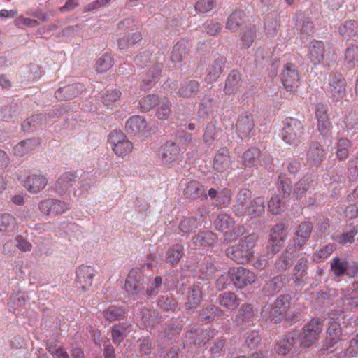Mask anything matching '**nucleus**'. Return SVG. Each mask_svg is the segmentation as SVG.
<instances>
[{"label": "nucleus", "instance_id": "obj_51", "mask_svg": "<svg viewBox=\"0 0 358 358\" xmlns=\"http://www.w3.org/2000/svg\"><path fill=\"white\" fill-rule=\"evenodd\" d=\"M234 224V219L227 213L219 214L214 222L215 229L220 231H224L232 227Z\"/></svg>", "mask_w": 358, "mask_h": 358}, {"label": "nucleus", "instance_id": "obj_58", "mask_svg": "<svg viewBox=\"0 0 358 358\" xmlns=\"http://www.w3.org/2000/svg\"><path fill=\"white\" fill-rule=\"evenodd\" d=\"M17 225L15 218L9 213L0 215V231H13Z\"/></svg>", "mask_w": 358, "mask_h": 358}, {"label": "nucleus", "instance_id": "obj_33", "mask_svg": "<svg viewBox=\"0 0 358 358\" xmlns=\"http://www.w3.org/2000/svg\"><path fill=\"white\" fill-rule=\"evenodd\" d=\"M246 18L247 16L243 10H234L227 18L226 29L233 31H237L245 22Z\"/></svg>", "mask_w": 358, "mask_h": 358}, {"label": "nucleus", "instance_id": "obj_15", "mask_svg": "<svg viewBox=\"0 0 358 358\" xmlns=\"http://www.w3.org/2000/svg\"><path fill=\"white\" fill-rule=\"evenodd\" d=\"M48 185V179L41 173H33L27 176L23 181L24 188L31 194H37Z\"/></svg>", "mask_w": 358, "mask_h": 358}, {"label": "nucleus", "instance_id": "obj_28", "mask_svg": "<svg viewBox=\"0 0 358 358\" xmlns=\"http://www.w3.org/2000/svg\"><path fill=\"white\" fill-rule=\"evenodd\" d=\"M286 276L279 275L266 281L263 287L264 293L267 295H275L285 286Z\"/></svg>", "mask_w": 358, "mask_h": 358}, {"label": "nucleus", "instance_id": "obj_23", "mask_svg": "<svg viewBox=\"0 0 358 358\" xmlns=\"http://www.w3.org/2000/svg\"><path fill=\"white\" fill-rule=\"evenodd\" d=\"M335 314L329 317L326 341L330 346H333L341 339V328L340 322L334 319Z\"/></svg>", "mask_w": 358, "mask_h": 358}, {"label": "nucleus", "instance_id": "obj_3", "mask_svg": "<svg viewBox=\"0 0 358 358\" xmlns=\"http://www.w3.org/2000/svg\"><path fill=\"white\" fill-rule=\"evenodd\" d=\"M108 142L114 153L120 158L125 157L134 149L133 143L120 130H114L108 136Z\"/></svg>", "mask_w": 358, "mask_h": 358}, {"label": "nucleus", "instance_id": "obj_64", "mask_svg": "<svg viewBox=\"0 0 358 358\" xmlns=\"http://www.w3.org/2000/svg\"><path fill=\"white\" fill-rule=\"evenodd\" d=\"M141 33L136 31L132 34H128L127 36H124L119 41L118 44L121 48H125L136 44V43L141 41Z\"/></svg>", "mask_w": 358, "mask_h": 358}, {"label": "nucleus", "instance_id": "obj_24", "mask_svg": "<svg viewBox=\"0 0 358 358\" xmlns=\"http://www.w3.org/2000/svg\"><path fill=\"white\" fill-rule=\"evenodd\" d=\"M325 47L322 41H313L309 45L308 57L314 65L319 64L324 61Z\"/></svg>", "mask_w": 358, "mask_h": 358}, {"label": "nucleus", "instance_id": "obj_13", "mask_svg": "<svg viewBox=\"0 0 358 358\" xmlns=\"http://www.w3.org/2000/svg\"><path fill=\"white\" fill-rule=\"evenodd\" d=\"M329 92L331 98L338 101L346 95V81L341 74H331L329 80Z\"/></svg>", "mask_w": 358, "mask_h": 358}, {"label": "nucleus", "instance_id": "obj_36", "mask_svg": "<svg viewBox=\"0 0 358 358\" xmlns=\"http://www.w3.org/2000/svg\"><path fill=\"white\" fill-rule=\"evenodd\" d=\"M217 302L229 310H235L239 305L237 296L231 292H225L219 294Z\"/></svg>", "mask_w": 358, "mask_h": 358}, {"label": "nucleus", "instance_id": "obj_27", "mask_svg": "<svg viewBox=\"0 0 358 358\" xmlns=\"http://www.w3.org/2000/svg\"><path fill=\"white\" fill-rule=\"evenodd\" d=\"M312 230L313 224L310 222H303L301 223L296 229L294 239V247L299 249L302 248L310 236Z\"/></svg>", "mask_w": 358, "mask_h": 358}, {"label": "nucleus", "instance_id": "obj_18", "mask_svg": "<svg viewBox=\"0 0 358 358\" xmlns=\"http://www.w3.org/2000/svg\"><path fill=\"white\" fill-rule=\"evenodd\" d=\"M85 90L82 83H73L60 87L55 92V97L59 101L73 99Z\"/></svg>", "mask_w": 358, "mask_h": 358}, {"label": "nucleus", "instance_id": "obj_20", "mask_svg": "<svg viewBox=\"0 0 358 358\" xmlns=\"http://www.w3.org/2000/svg\"><path fill=\"white\" fill-rule=\"evenodd\" d=\"M147 122L143 116L134 115L125 122V130L130 136H138L146 131Z\"/></svg>", "mask_w": 358, "mask_h": 358}, {"label": "nucleus", "instance_id": "obj_17", "mask_svg": "<svg viewBox=\"0 0 358 358\" xmlns=\"http://www.w3.org/2000/svg\"><path fill=\"white\" fill-rule=\"evenodd\" d=\"M203 300V294L199 286L192 285L187 287L186 292L185 308L190 313L199 306Z\"/></svg>", "mask_w": 358, "mask_h": 358}, {"label": "nucleus", "instance_id": "obj_53", "mask_svg": "<svg viewBox=\"0 0 358 358\" xmlns=\"http://www.w3.org/2000/svg\"><path fill=\"white\" fill-rule=\"evenodd\" d=\"M336 249V246L334 243L325 245L315 250L313 254V260L317 263L320 262L328 258Z\"/></svg>", "mask_w": 358, "mask_h": 358}, {"label": "nucleus", "instance_id": "obj_16", "mask_svg": "<svg viewBox=\"0 0 358 358\" xmlns=\"http://www.w3.org/2000/svg\"><path fill=\"white\" fill-rule=\"evenodd\" d=\"M235 127L241 138L249 137L255 127L252 115L248 113H241L238 117Z\"/></svg>", "mask_w": 358, "mask_h": 358}, {"label": "nucleus", "instance_id": "obj_26", "mask_svg": "<svg viewBox=\"0 0 358 358\" xmlns=\"http://www.w3.org/2000/svg\"><path fill=\"white\" fill-rule=\"evenodd\" d=\"M162 69V64H154L143 76L141 87L145 90L152 88L159 81Z\"/></svg>", "mask_w": 358, "mask_h": 358}, {"label": "nucleus", "instance_id": "obj_7", "mask_svg": "<svg viewBox=\"0 0 358 358\" xmlns=\"http://www.w3.org/2000/svg\"><path fill=\"white\" fill-rule=\"evenodd\" d=\"M95 268L91 266L80 265L76 271V287L82 291H88L95 277Z\"/></svg>", "mask_w": 358, "mask_h": 358}, {"label": "nucleus", "instance_id": "obj_63", "mask_svg": "<svg viewBox=\"0 0 358 358\" xmlns=\"http://www.w3.org/2000/svg\"><path fill=\"white\" fill-rule=\"evenodd\" d=\"M308 267V262L306 258L302 257L299 259L294 267V276L295 282L302 280L303 278L306 274Z\"/></svg>", "mask_w": 358, "mask_h": 358}, {"label": "nucleus", "instance_id": "obj_11", "mask_svg": "<svg viewBox=\"0 0 358 358\" xmlns=\"http://www.w3.org/2000/svg\"><path fill=\"white\" fill-rule=\"evenodd\" d=\"M78 174L76 171H66L61 174L55 183V191L60 195L70 192L75 186Z\"/></svg>", "mask_w": 358, "mask_h": 358}, {"label": "nucleus", "instance_id": "obj_44", "mask_svg": "<svg viewBox=\"0 0 358 358\" xmlns=\"http://www.w3.org/2000/svg\"><path fill=\"white\" fill-rule=\"evenodd\" d=\"M156 115L159 120H167L172 115V104L169 99L166 96L160 98V101L157 105Z\"/></svg>", "mask_w": 358, "mask_h": 358}, {"label": "nucleus", "instance_id": "obj_12", "mask_svg": "<svg viewBox=\"0 0 358 358\" xmlns=\"http://www.w3.org/2000/svg\"><path fill=\"white\" fill-rule=\"evenodd\" d=\"M299 75L296 66L290 63L284 66L282 83L287 92H295L299 86Z\"/></svg>", "mask_w": 358, "mask_h": 358}, {"label": "nucleus", "instance_id": "obj_61", "mask_svg": "<svg viewBox=\"0 0 358 358\" xmlns=\"http://www.w3.org/2000/svg\"><path fill=\"white\" fill-rule=\"evenodd\" d=\"M351 142L346 138H341L337 143L336 157L340 160H345L349 155Z\"/></svg>", "mask_w": 358, "mask_h": 358}, {"label": "nucleus", "instance_id": "obj_14", "mask_svg": "<svg viewBox=\"0 0 358 358\" xmlns=\"http://www.w3.org/2000/svg\"><path fill=\"white\" fill-rule=\"evenodd\" d=\"M252 200L251 192L249 189H241L234 199L232 206L233 212L237 216L244 217Z\"/></svg>", "mask_w": 358, "mask_h": 358}, {"label": "nucleus", "instance_id": "obj_52", "mask_svg": "<svg viewBox=\"0 0 358 358\" xmlns=\"http://www.w3.org/2000/svg\"><path fill=\"white\" fill-rule=\"evenodd\" d=\"M141 315V321L145 327H153L159 322L158 313L155 310L143 308Z\"/></svg>", "mask_w": 358, "mask_h": 358}, {"label": "nucleus", "instance_id": "obj_41", "mask_svg": "<svg viewBox=\"0 0 358 358\" xmlns=\"http://www.w3.org/2000/svg\"><path fill=\"white\" fill-rule=\"evenodd\" d=\"M47 122V114H36L34 115L29 118L27 119L22 124V127L24 131H34L33 129H36L37 127L45 124Z\"/></svg>", "mask_w": 358, "mask_h": 358}, {"label": "nucleus", "instance_id": "obj_34", "mask_svg": "<svg viewBox=\"0 0 358 358\" xmlns=\"http://www.w3.org/2000/svg\"><path fill=\"white\" fill-rule=\"evenodd\" d=\"M264 199L262 196L255 197L250 202L248 211L246 210L245 216L250 218H255L262 215L264 213L265 205Z\"/></svg>", "mask_w": 358, "mask_h": 358}, {"label": "nucleus", "instance_id": "obj_49", "mask_svg": "<svg viewBox=\"0 0 358 358\" xmlns=\"http://www.w3.org/2000/svg\"><path fill=\"white\" fill-rule=\"evenodd\" d=\"M157 306L163 311L174 313L178 308V303L171 295H163L158 299Z\"/></svg>", "mask_w": 358, "mask_h": 358}, {"label": "nucleus", "instance_id": "obj_21", "mask_svg": "<svg viewBox=\"0 0 358 358\" xmlns=\"http://www.w3.org/2000/svg\"><path fill=\"white\" fill-rule=\"evenodd\" d=\"M226 255L232 260L238 264H247L252 257V252H248L245 247H241L238 242L236 245L228 248Z\"/></svg>", "mask_w": 358, "mask_h": 358}, {"label": "nucleus", "instance_id": "obj_30", "mask_svg": "<svg viewBox=\"0 0 358 358\" xmlns=\"http://www.w3.org/2000/svg\"><path fill=\"white\" fill-rule=\"evenodd\" d=\"M39 145V141L36 138L23 140L17 143L14 148L15 155L24 156L31 153Z\"/></svg>", "mask_w": 358, "mask_h": 358}, {"label": "nucleus", "instance_id": "obj_6", "mask_svg": "<svg viewBox=\"0 0 358 358\" xmlns=\"http://www.w3.org/2000/svg\"><path fill=\"white\" fill-rule=\"evenodd\" d=\"M234 285L238 289L252 285L256 281L255 273L244 267H235L229 272Z\"/></svg>", "mask_w": 358, "mask_h": 358}, {"label": "nucleus", "instance_id": "obj_39", "mask_svg": "<svg viewBox=\"0 0 358 358\" xmlns=\"http://www.w3.org/2000/svg\"><path fill=\"white\" fill-rule=\"evenodd\" d=\"M225 59L223 57H220L215 60L208 67L207 78L210 81L217 80L220 77L225 68Z\"/></svg>", "mask_w": 358, "mask_h": 358}, {"label": "nucleus", "instance_id": "obj_9", "mask_svg": "<svg viewBox=\"0 0 358 358\" xmlns=\"http://www.w3.org/2000/svg\"><path fill=\"white\" fill-rule=\"evenodd\" d=\"M230 152L226 147L220 148L214 156L213 169L216 173H229L232 169Z\"/></svg>", "mask_w": 358, "mask_h": 358}, {"label": "nucleus", "instance_id": "obj_25", "mask_svg": "<svg viewBox=\"0 0 358 358\" xmlns=\"http://www.w3.org/2000/svg\"><path fill=\"white\" fill-rule=\"evenodd\" d=\"M326 150L317 142H312L307 151V162L311 166L321 164L326 156Z\"/></svg>", "mask_w": 358, "mask_h": 358}, {"label": "nucleus", "instance_id": "obj_57", "mask_svg": "<svg viewBox=\"0 0 358 358\" xmlns=\"http://www.w3.org/2000/svg\"><path fill=\"white\" fill-rule=\"evenodd\" d=\"M357 22L355 20H347L338 27V31L343 38L355 36Z\"/></svg>", "mask_w": 358, "mask_h": 358}, {"label": "nucleus", "instance_id": "obj_35", "mask_svg": "<svg viewBox=\"0 0 358 358\" xmlns=\"http://www.w3.org/2000/svg\"><path fill=\"white\" fill-rule=\"evenodd\" d=\"M241 84L240 73L238 71L233 70L227 76L224 90L225 93L229 94H235L241 87Z\"/></svg>", "mask_w": 358, "mask_h": 358}, {"label": "nucleus", "instance_id": "obj_48", "mask_svg": "<svg viewBox=\"0 0 358 358\" xmlns=\"http://www.w3.org/2000/svg\"><path fill=\"white\" fill-rule=\"evenodd\" d=\"M193 241L200 246H211L216 243L217 236L211 231L200 232L193 237Z\"/></svg>", "mask_w": 358, "mask_h": 358}, {"label": "nucleus", "instance_id": "obj_32", "mask_svg": "<svg viewBox=\"0 0 358 358\" xmlns=\"http://www.w3.org/2000/svg\"><path fill=\"white\" fill-rule=\"evenodd\" d=\"M131 324L129 322H120L115 324L111 331L112 340L115 344L120 345L121 341L130 331Z\"/></svg>", "mask_w": 358, "mask_h": 358}, {"label": "nucleus", "instance_id": "obj_1", "mask_svg": "<svg viewBox=\"0 0 358 358\" xmlns=\"http://www.w3.org/2000/svg\"><path fill=\"white\" fill-rule=\"evenodd\" d=\"M304 134L305 129L300 120L291 117L284 120L280 135L286 143L298 145L303 141Z\"/></svg>", "mask_w": 358, "mask_h": 358}, {"label": "nucleus", "instance_id": "obj_50", "mask_svg": "<svg viewBox=\"0 0 358 358\" xmlns=\"http://www.w3.org/2000/svg\"><path fill=\"white\" fill-rule=\"evenodd\" d=\"M295 343L296 340L294 336L288 334L278 341L275 350L279 355H285L292 351Z\"/></svg>", "mask_w": 358, "mask_h": 358}, {"label": "nucleus", "instance_id": "obj_5", "mask_svg": "<svg viewBox=\"0 0 358 358\" xmlns=\"http://www.w3.org/2000/svg\"><path fill=\"white\" fill-rule=\"evenodd\" d=\"M38 208L45 215L57 216L69 210L71 206L64 201L47 199L38 203Z\"/></svg>", "mask_w": 358, "mask_h": 358}, {"label": "nucleus", "instance_id": "obj_47", "mask_svg": "<svg viewBox=\"0 0 358 358\" xmlns=\"http://www.w3.org/2000/svg\"><path fill=\"white\" fill-rule=\"evenodd\" d=\"M358 63V46L351 45L344 53V65L349 69L354 68Z\"/></svg>", "mask_w": 358, "mask_h": 358}, {"label": "nucleus", "instance_id": "obj_54", "mask_svg": "<svg viewBox=\"0 0 358 358\" xmlns=\"http://www.w3.org/2000/svg\"><path fill=\"white\" fill-rule=\"evenodd\" d=\"M183 255V246L181 244L176 243L171 247L166 253V258L168 262L171 264L178 263L181 257Z\"/></svg>", "mask_w": 358, "mask_h": 358}, {"label": "nucleus", "instance_id": "obj_4", "mask_svg": "<svg viewBox=\"0 0 358 358\" xmlns=\"http://www.w3.org/2000/svg\"><path fill=\"white\" fill-rule=\"evenodd\" d=\"M323 327L322 320L319 318H312L302 328L301 345L304 348L312 346L319 340Z\"/></svg>", "mask_w": 358, "mask_h": 358}, {"label": "nucleus", "instance_id": "obj_2", "mask_svg": "<svg viewBox=\"0 0 358 358\" xmlns=\"http://www.w3.org/2000/svg\"><path fill=\"white\" fill-rule=\"evenodd\" d=\"M147 282L142 271L138 268H132L128 273L124 283V289L128 296L136 301L145 294Z\"/></svg>", "mask_w": 358, "mask_h": 358}, {"label": "nucleus", "instance_id": "obj_60", "mask_svg": "<svg viewBox=\"0 0 358 358\" xmlns=\"http://www.w3.org/2000/svg\"><path fill=\"white\" fill-rule=\"evenodd\" d=\"M259 240V236L256 233H251L239 240L240 246L245 247L248 252H252V257L255 255V247Z\"/></svg>", "mask_w": 358, "mask_h": 358}, {"label": "nucleus", "instance_id": "obj_42", "mask_svg": "<svg viewBox=\"0 0 358 358\" xmlns=\"http://www.w3.org/2000/svg\"><path fill=\"white\" fill-rule=\"evenodd\" d=\"M343 303L349 308L358 306V280L355 282L352 287L348 289L343 297Z\"/></svg>", "mask_w": 358, "mask_h": 358}, {"label": "nucleus", "instance_id": "obj_22", "mask_svg": "<svg viewBox=\"0 0 358 358\" xmlns=\"http://www.w3.org/2000/svg\"><path fill=\"white\" fill-rule=\"evenodd\" d=\"M330 271L336 278L343 277L344 275H351V266L349 265L345 258L334 257L329 262Z\"/></svg>", "mask_w": 358, "mask_h": 358}, {"label": "nucleus", "instance_id": "obj_43", "mask_svg": "<svg viewBox=\"0 0 358 358\" xmlns=\"http://www.w3.org/2000/svg\"><path fill=\"white\" fill-rule=\"evenodd\" d=\"M314 180L310 175H305L295 185L294 189V194L296 197L301 198L303 194L313 185Z\"/></svg>", "mask_w": 358, "mask_h": 358}, {"label": "nucleus", "instance_id": "obj_31", "mask_svg": "<svg viewBox=\"0 0 358 358\" xmlns=\"http://www.w3.org/2000/svg\"><path fill=\"white\" fill-rule=\"evenodd\" d=\"M185 195L192 199H198L200 197L207 198L206 194H205V187L204 186L195 180L189 181L184 189Z\"/></svg>", "mask_w": 358, "mask_h": 358}, {"label": "nucleus", "instance_id": "obj_19", "mask_svg": "<svg viewBox=\"0 0 358 358\" xmlns=\"http://www.w3.org/2000/svg\"><path fill=\"white\" fill-rule=\"evenodd\" d=\"M180 148L176 143L167 141L162 148L159 155L162 162L170 165L178 159Z\"/></svg>", "mask_w": 358, "mask_h": 358}, {"label": "nucleus", "instance_id": "obj_8", "mask_svg": "<svg viewBox=\"0 0 358 358\" xmlns=\"http://www.w3.org/2000/svg\"><path fill=\"white\" fill-rule=\"evenodd\" d=\"M287 238V230L285 224H275L270 232L268 246L273 254L278 253Z\"/></svg>", "mask_w": 358, "mask_h": 358}, {"label": "nucleus", "instance_id": "obj_40", "mask_svg": "<svg viewBox=\"0 0 358 358\" xmlns=\"http://www.w3.org/2000/svg\"><path fill=\"white\" fill-rule=\"evenodd\" d=\"M261 317L265 320H274L277 323L285 316L280 313L274 303H270L262 307Z\"/></svg>", "mask_w": 358, "mask_h": 358}, {"label": "nucleus", "instance_id": "obj_45", "mask_svg": "<svg viewBox=\"0 0 358 358\" xmlns=\"http://www.w3.org/2000/svg\"><path fill=\"white\" fill-rule=\"evenodd\" d=\"M121 92L117 89L108 90L101 96L103 104L108 108H113L120 100Z\"/></svg>", "mask_w": 358, "mask_h": 358}, {"label": "nucleus", "instance_id": "obj_29", "mask_svg": "<svg viewBox=\"0 0 358 358\" xmlns=\"http://www.w3.org/2000/svg\"><path fill=\"white\" fill-rule=\"evenodd\" d=\"M189 43L185 38L178 41L173 46L171 53V60L175 62H180L185 59L189 54Z\"/></svg>", "mask_w": 358, "mask_h": 358}, {"label": "nucleus", "instance_id": "obj_62", "mask_svg": "<svg viewBox=\"0 0 358 358\" xmlns=\"http://www.w3.org/2000/svg\"><path fill=\"white\" fill-rule=\"evenodd\" d=\"M232 193L228 188L222 189L215 199V205L218 208L228 207L231 203Z\"/></svg>", "mask_w": 358, "mask_h": 358}, {"label": "nucleus", "instance_id": "obj_46", "mask_svg": "<svg viewBox=\"0 0 358 358\" xmlns=\"http://www.w3.org/2000/svg\"><path fill=\"white\" fill-rule=\"evenodd\" d=\"M261 151L258 148H250L242 155V164L245 167L251 168L257 164Z\"/></svg>", "mask_w": 358, "mask_h": 358}, {"label": "nucleus", "instance_id": "obj_59", "mask_svg": "<svg viewBox=\"0 0 358 358\" xmlns=\"http://www.w3.org/2000/svg\"><path fill=\"white\" fill-rule=\"evenodd\" d=\"M213 98L208 95L203 96L199 106L198 113L200 117L208 116L213 112Z\"/></svg>", "mask_w": 358, "mask_h": 358}, {"label": "nucleus", "instance_id": "obj_38", "mask_svg": "<svg viewBox=\"0 0 358 358\" xmlns=\"http://www.w3.org/2000/svg\"><path fill=\"white\" fill-rule=\"evenodd\" d=\"M102 315L106 320L113 322L124 318L126 311L122 306L111 305L102 312Z\"/></svg>", "mask_w": 358, "mask_h": 358}, {"label": "nucleus", "instance_id": "obj_10", "mask_svg": "<svg viewBox=\"0 0 358 358\" xmlns=\"http://www.w3.org/2000/svg\"><path fill=\"white\" fill-rule=\"evenodd\" d=\"M317 129L322 136H329L332 127L328 115V108L322 103H317L315 108Z\"/></svg>", "mask_w": 358, "mask_h": 358}, {"label": "nucleus", "instance_id": "obj_55", "mask_svg": "<svg viewBox=\"0 0 358 358\" xmlns=\"http://www.w3.org/2000/svg\"><path fill=\"white\" fill-rule=\"evenodd\" d=\"M160 98L155 94H148L139 101L138 106L143 112H148L158 105Z\"/></svg>", "mask_w": 358, "mask_h": 358}, {"label": "nucleus", "instance_id": "obj_37", "mask_svg": "<svg viewBox=\"0 0 358 358\" xmlns=\"http://www.w3.org/2000/svg\"><path fill=\"white\" fill-rule=\"evenodd\" d=\"M200 90V83L194 80H187L181 83L178 93L180 96L189 98Z\"/></svg>", "mask_w": 358, "mask_h": 358}, {"label": "nucleus", "instance_id": "obj_56", "mask_svg": "<svg viewBox=\"0 0 358 358\" xmlns=\"http://www.w3.org/2000/svg\"><path fill=\"white\" fill-rule=\"evenodd\" d=\"M201 225V219L194 217L185 218L181 221L179 228L183 234H190Z\"/></svg>", "mask_w": 358, "mask_h": 358}]
</instances>
